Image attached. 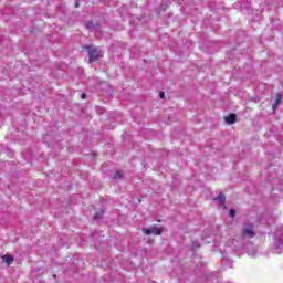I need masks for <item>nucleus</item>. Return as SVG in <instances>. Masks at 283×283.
Returning a JSON list of instances; mask_svg holds the SVG:
<instances>
[{"label": "nucleus", "mask_w": 283, "mask_h": 283, "mask_svg": "<svg viewBox=\"0 0 283 283\" xmlns=\"http://www.w3.org/2000/svg\"><path fill=\"white\" fill-rule=\"evenodd\" d=\"M273 251L277 255L283 251V224L279 227L274 233Z\"/></svg>", "instance_id": "1"}, {"label": "nucleus", "mask_w": 283, "mask_h": 283, "mask_svg": "<svg viewBox=\"0 0 283 283\" xmlns=\"http://www.w3.org/2000/svg\"><path fill=\"white\" fill-rule=\"evenodd\" d=\"M85 50H87L88 52V59L91 63H94V61H98L101 56H103V51L94 46H85Z\"/></svg>", "instance_id": "2"}, {"label": "nucleus", "mask_w": 283, "mask_h": 283, "mask_svg": "<svg viewBox=\"0 0 283 283\" xmlns=\"http://www.w3.org/2000/svg\"><path fill=\"white\" fill-rule=\"evenodd\" d=\"M243 240H251V238H255V229H253L252 223H245L242 229Z\"/></svg>", "instance_id": "3"}, {"label": "nucleus", "mask_w": 283, "mask_h": 283, "mask_svg": "<svg viewBox=\"0 0 283 283\" xmlns=\"http://www.w3.org/2000/svg\"><path fill=\"white\" fill-rule=\"evenodd\" d=\"M143 232L145 235H161L163 234V228L158 227H151V228H144Z\"/></svg>", "instance_id": "4"}, {"label": "nucleus", "mask_w": 283, "mask_h": 283, "mask_svg": "<svg viewBox=\"0 0 283 283\" xmlns=\"http://www.w3.org/2000/svg\"><path fill=\"white\" fill-rule=\"evenodd\" d=\"M280 103H282V94L276 95L275 103L272 105L273 112L277 109V107L280 106Z\"/></svg>", "instance_id": "5"}, {"label": "nucleus", "mask_w": 283, "mask_h": 283, "mask_svg": "<svg viewBox=\"0 0 283 283\" xmlns=\"http://www.w3.org/2000/svg\"><path fill=\"white\" fill-rule=\"evenodd\" d=\"M216 202H219V205H224V200H227V198L224 197V195L222 192L219 193V196L217 198L213 199Z\"/></svg>", "instance_id": "6"}, {"label": "nucleus", "mask_w": 283, "mask_h": 283, "mask_svg": "<svg viewBox=\"0 0 283 283\" xmlns=\"http://www.w3.org/2000/svg\"><path fill=\"white\" fill-rule=\"evenodd\" d=\"M226 123H228V125H233V123H235V115L231 114L229 116H227L224 118Z\"/></svg>", "instance_id": "7"}, {"label": "nucleus", "mask_w": 283, "mask_h": 283, "mask_svg": "<svg viewBox=\"0 0 283 283\" xmlns=\"http://www.w3.org/2000/svg\"><path fill=\"white\" fill-rule=\"evenodd\" d=\"M3 262H6L7 264H12V262H14V258L10 254H7L3 256Z\"/></svg>", "instance_id": "8"}, {"label": "nucleus", "mask_w": 283, "mask_h": 283, "mask_svg": "<svg viewBox=\"0 0 283 283\" xmlns=\"http://www.w3.org/2000/svg\"><path fill=\"white\" fill-rule=\"evenodd\" d=\"M115 179H118V178H123V171H117L116 174H115V177H114Z\"/></svg>", "instance_id": "9"}, {"label": "nucleus", "mask_w": 283, "mask_h": 283, "mask_svg": "<svg viewBox=\"0 0 283 283\" xmlns=\"http://www.w3.org/2000/svg\"><path fill=\"white\" fill-rule=\"evenodd\" d=\"M229 216L230 218H235V210H230Z\"/></svg>", "instance_id": "10"}, {"label": "nucleus", "mask_w": 283, "mask_h": 283, "mask_svg": "<svg viewBox=\"0 0 283 283\" xmlns=\"http://www.w3.org/2000/svg\"><path fill=\"white\" fill-rule=\"evenodd\" d=\"M192 247H193V249H198V248H200V244L198 242H193Z\"/></svg>", "instance_id": "11"}, {"label": "nucleus", "mask_w": 283, "mask_h": 283, "mask_svg": "<svg viewBox=\"0 0 283 283\" xmlns=\"http://www.w3.org/2000/svg\"><path fill=\"white\" fill-rule=\"evenodd\" d=\"M248 255H255V251L249 250V251H248Z\"/></svg>", "instance_id": "12"}, {"label": "nucleus", "mask_w": 283, "mask_h": 283, "mask_svg": "<svg viewBox=\"0 0 283 283\" xmlns=\"http://www.w3.org/2000/svg\"><path fill=\"white\" fill-rule=\"evenodd\" d=\"M82 98L83 99H86L87 98V95L85 93L82 94Z\"/></svg>", "instance_id": "13"}, {"label": "nucleus", "mask_w": 283, "mask_h": 283, "mask_svg": "<svg viewBox=\"0 0 283 283\" xmlns=\"http://www.w3.org/2000/svg\"><path fill=\"white\" fill-rule=\"evenodd\" d=\"M159 96H160V98H165V93L161 92V93L159 94Z\"/></svg>", "instance_id": "14"}, {"label": "nucleus", "mask_w": 283, "mask_h": 283, "mask_svg": "<svg viewBox=\"0 0 283 283\" xmlns=\"http://www.w3.org/2000/svg\"><path fill=\"white\" fill-rule=\"evenodd\" d=\"M95 219H96V220H99V219H101V216H99V214H95Z\"/></svg>", "instance_id": "15"}, {"label": "nucleus", "mask_w": 283, "mask_h": 283, "mask_svg": "<svg viewBox=\"0 0 283 283\" xmlns=\"http://www.w3.org/2000/svg\"><path fill=\"white\" fill-rule=\"evenodd\" d=\"M75 8H78V3H75Z\"/></svg>", "instance_id": "16"}]
</instances>
